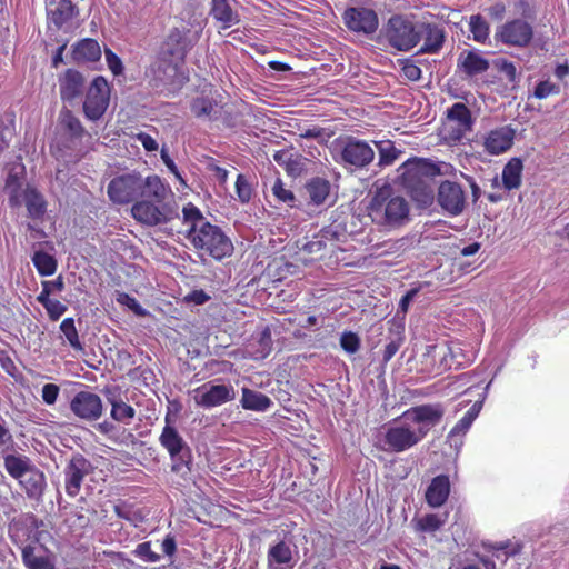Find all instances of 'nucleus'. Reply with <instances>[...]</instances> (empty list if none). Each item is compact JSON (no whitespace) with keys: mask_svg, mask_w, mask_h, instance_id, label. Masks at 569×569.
Here are the masks:
<instances>
[{"mask_svg":"<svg viewBox=\"0 0 569 569\" xmlns=\"http://www.w3.org/2000/svg\"><path fill=\"white\" fill-rule=\"evenodd\" d=\"M476 420L475 417H468L465 416L458 420L456 426H453L450 430V435L458 436V435H465L466 431H468L471 427V423H473Z\"/></svg>","mask_w":569,"mask_h":569,"instance_id":"338daca9","label":"nucleus"},{"mask_svg":"<svg viewBox=\"0 0 569 569\" xmlns=\"http://www.w3.org/2000/svg\"><path fill=\"white\" fill-rule=\"evenodd\" d=\"M110 100V88L107 80L98 76L90 83L83 101V113L88 120L97 121L107 111Z\"/></svg>","mask_w":569,"mask_h":569,"instance_id":"1a4fd4ad","label":"nucleus"},{"mask_svg":"<svg viewBox=\"0 0 569 569\" xmlns=\"http://www.w3.org/2000/svg\"><path fill=\"white\" fill-rule=\"evenodd\" d=\"M59 120L71 138L81 139L87 133L81 121L69 109L60 111Z\"/></svg>","mask_w":569,"mask_h":569,"instance_id":"ea45409f","label":"nucleus"},{"mask_svg":"<svg viewBox=\"0 0 569 569\" xmlns=\"http://www.w3.org/2000/svg\"><path fill=\"white\" fill-rule=\"evenodd\" d=\"M437 201L443 211L456 217L465 210L466 194L459 183L446 180L438 188Z\"/></svg>","mask_w":569,"mask_h":569,"instance_id":"4468645a","label":"nucleus"},{"mask_svg":"<svg viewBox=\"0 0 569 569\" xmlns=\"http://www.w3.org/2000/svg\"><path fill=\"white\" fill-rule=\"evenodd\" d=\"M141 199H150L157 202H168L167 199L172 197V192L158 176H150L146 180L141 178Z\"/></svg>","mask_w":569,"mask_h":569,"instance_id":"bb28decb","label":"nucleus"},{"mask_svg":"<svg viewBox=\"0 0 569 569\" xmlns=\"http://www.w3.org/2000/svg\"><path fill=\"white\" fill-rule=\"evenodd\" d=\"M236 192L238 199L242 203H248L251 200L252 189L243 174H239L236 181Z\"/></svg>","mask_w":569,"mask_h":569,"instance_id":"bf43d9fd","label":"nucleus"},{"mask_svg":"<svg viewBox=\"0 0 569 569\" xmlns=\"http://www.w3.org/2000/svg\"><path fill=\"white\" fill-rule=\"evenodd\" d=\"M92 471L90 461L83 455L71 456L63 469L64 492L70 498H76L80 492L84 477Z\"/></svg>","mask_w":569,"mask_h":569,"instance_id":"f8f14e48","label":"nucleus"},{"mask_svg":"<svg viewBox=\"0 0 569 569\" xmlns=\"http://www.w3.org/2000/svg\"><path fill=\"white\" fill-rule=\"evenodd\" d=\"M401 184L412 200L422 208L435 199L433 179L442 174L439 164L425 158H411L398 168Z\"/></svg>","mask_w":569,"mask_h":569,"instance_id":"f03ea898","label":"nucleus"},{"mask_svg":"<svg viewBox=\"0 0 569 569\" xmlns=\"http://www.w3.org/2000/svg\"><path fill=\"white\" fill-rule=\"evenodd\" d=\"M111 418L123 423H129V421L134 418V408L123 401L111 400Z\"/></svg>","mask_w":569,"mask_h":569,"instance_id":"3c124183","label":"nucleus"},{"mask_svg":"<svg viewBox=\"0 0 569 569\" xmlns=\"http://www.w3.org/2000/svg\"><path fill=\"white\" fill-rule=\"evenodd\" d=\"M445 415L442 405H423L407 409L402 417L418 425V430H423L428 435L430 429L440 423Z\"/></svg>","mask_w":569,"mask_h":569,"instance_id":"dca6fc26","label":"nucleus"},{"mask_svg":"<svg viewBox=\"0 0 569 569\" xmlns=\"http://www.w3.org/2000/svg\"><path fill=\"white\" fill-rule=\"evenodd\" d=\"M495 38L507 46L526 48L533 39V28L526 20L513 19L498 27Z\"/></svg>","mask_w":569,"mask_h":569,"instance_id":"9d476101","label":"nucleus"},{"mask_svg":"<svg viewBox=\"0 0 569 569\" xmlns=\"http://www.w3.org/2000/svg\"><path fill=\"white\" fill-rule=\"evenodd\" d=\"M271 191H272V194L274 196V198L279 202L286 203L291 208L297 207V204H296L297 200H296L293 192L283 187V182L281 181L280 178L276 179V181L273 182V184L271 187Z\"/></svg>","mask_w":569,"mask_h":569,"instance_id":"864d4df0","label":"nucleus"},{"mask_svg":"<svg viewBox=\"0 0 569 569\" xmlns=\"http://www.w3.org/2000/svg\"><path fill=\"white\" fill-rule=\"evenodd\" d=\"M515 130L509 126L491 130L485 139L483 146L488 153L500 154L509 150L513 143Z\"/></svg>","mask_w":569,"mask_h":569,"instance_id":"b1692460","label":"nucleus"},{"mask_svg":"<svg viewBox=\"0 0 569 569\" xmlns=\"http://www.w3.org/2000/svg\"><path fill=\"white\" fill-rule=\"evenodd\" d=\"M104 54L108 67L112 71V73L116 76L120 74L123 70L121 59L110 49H106Z\"/></svg>","mask_w":569,"mask_h":569,"instance_id":"69168bd1","label":"nucleus"},{"mask_svg":"<svg viewBox=\"0 0 569 569\" xmlns=\"http://www.w3.org/2000/svg\"><path fill=\"white\" fill-rule=\"evenodd\" d=\"M523 164L521 159L511 158L502 170V183L507 190L518 189L521 186Z\"/></svg>","mask_w":569,"mask_h":569,"instance_id":"f704fd0d","label":"nucleus"},{"mask_svg":"<svg viewBox=\"0 0 569 569\" xmlns=\"http://www.w3.org/2000/svg\"><path fill=\"white\" fill-rule=\"evenodd\" d=\"M558 92H559L558 86H556L552 82L546 80V81H540L536 86L533 96L537 99H545V98L549 97L550 94L558 93Z\"/></svg>","mask_w":569,"mask_h":569,"instance_id":"680f3d73","label":"nucleus"},{"mask_svg":"<svg viewBox=\"0 0 569 569\" xmlns=\"http://www.w3.org/2000/svg\"><path fill=\"white\" fill-rule=\"evenodd\" d=\"M419 41L423 38L425 42L419 49V53L435 54L443 47L446 32L442 27L437 23H418Z\"/></svg>","mask_w":569,"mask_h":569,"instance_id":"aec40b11","label":"nucleus"},{"mask_svg":"<svg viewBox=\"0 0 569 569\" xmlns=\"http://www.w3.org/2000/svg\"><path fill=\"white\" fill-rule=\"evenodd\" d=\"M23 168L20 170L12 169L9 171L4 181V192L8 196L9 206L18 208L22 204V197L24 196V172Z\"/></svg>","mask_w":569,"mask_h":569,"instance_id":"a878e982","label":"nucleus"},{"mask_svg":"<svg viewBox=\"0 0 569 569\" xmlns=\"http://www.w3.org/2000/svg\"><path fill=\"white\" fill-rule=\"evenodd\" d=\"M48 27L61 30L79 14L78 7L71 0H50L46 2Z\"/></svg>","mask_w":569,"mask_h":569,"instance_id":"f3484780","label":"nucleus"},{"mask_svg":"<svg viewBox=\"0 0 569 569\" xmlns=\"http://www.w3.org/2000/svg\"><path fill=\"white\" fill-rule=\"evenodd\" d=\"M152 72L154 74L152 86L154 88H160L171 84L172 79L177 76L178 66L169 61L161 60L157 67L152 68Z\"/></svg>","mask_w":569,"mask_h":569,"instance_id":"58836bf2","label":"nucleus"},{"mask_svg":"<svg viewBox=\"0 0 569 569\" xmlns=\"http://www.w3.org/2000/svg\"><path fill=\"white\" fill-rule=\"evenodd\" d=\"M376 148L378 150L379 156V167H388L391 166L401 154V151L397 149L392 141L390 140H381L373 141Z\"/></svg>","mask_w":569,"mask_h":569,"instance_id":"79ce46f5","label":"nucleus"},{"mask_svg":"<svg viewBox=\"0 0 569 569\" xmlns=\"http://www.w3.org/2000/svg\"><path fill=\"white\" fill-rule=\"evenodd\" d=\"M340 346L346 352L356 353L360 348V338L356 332L345 331L340 337Z\"/></svg>","mask_w":569,"mask_h":569,"instance_id":"4d7b16f0","label":"nucleus"},{"mask_svg":"<svg viewBox=\"0 0 569 569\" xmlns=\"http://www.w3.org/2000/svg\"><path fill=\"white\" fill-rule=\"evenodd\" d=\"M450 353L451 350L446 345H429L426 348L425 356L431 358L432 360L439 359V369H447L451 367V363L448 360V356Z\"/></svg>","mask_w":569,"mask_h":569,"instance_id":"8fccbe9b","label":"nucleus"},{"mask_svg":"<svg viewBox=\"0 0 569 569\" xmlns=\"http://www.w3.org/2000/svg\"><path fill=\"white\" fill-rule=\"evenodd\" d=\"M330 182L323 178H313L306 184V190L311 202L316 206L323 204L330 193Z\"/></svg>","mask_w":569,"mask_h":569,"instance_id":"4c0bfd02","label":"nucleus"},{"mask_svg":"<svg viewBox=\"0 0 569 569\" xmlns=\"http://www.w3.org/2000/svg\"><path fill=\"white\" fill-rule=\"evenodd\" d=\"M491 382L492 378L489 379V373L487 370L482 369L456 376L453 382L448 385L447 388L462 389V391H472L473 389L488 391Z\"/></svg>","mask_w":569,"mask_h":569,"instance_id":"5701e85b","label":"nucleus"},{"mask_svg":"<svg viewBox=\"0 0 569 569\" xmlns=\"http://www.w3.org/2000/svg\"><path fill=\"white\" fill-rule=\"evenodd\" d=\"M86 87V79L79 71L68 69L59 78V91L63 101L72 102L81 97Z\"/></svg>","mask_w":569,"mask_h":569,"instance_id":"4be33fe9","label":"nucleus"},{"mask_svg":"<svg viewBox=\"0 0 569 569\" xmlns=\"http://www.w3.org/2000/svg\"><path fill=\"white\" fill-rule=\"evenodd\" d=\"M133 555L136 557L142 559L144 562H150V563H154L159 559H161V557L158 553H156L153 550H151V542L138 543L133 551Z\"/></svg>","mask_w":569,"mask_h":569,"instance_id":"13d9d810","label":"nucleus"},{"mask_svg":"<svg viewBox=\"0 0 569 569\" xmlns=\"http://www.w3.org/2000/svg\"><path fill=\"white\" fill-rule=\"evenodd\" d=\"M450 495V480L446 475H439L431 479L426 489V503L432 508H439L445 505Z\"/></svg>","mask_w":569,"mask_h":569,"instance_id":"393cba45","label":"nucleus"},{"mask_svg":"<svg viewBox=\"0 0 569 569\" xmlns=\"http://www.w3.org/2000/svg\"><path fill=\"white\" fill-rule=\"evenodd\" d=\"M47 313L52 321H57L66 311L67 306L57 299H52L46 307Z\"/></svg>","mask_w":569,"mask_h":569,"instance_id":"0e129e2a","label":"nucleus"},{"mask_svg":"<svg viewBox=\"0 0 569 569\" xmlns=\"http://www.w3.org/2000/svg\"><path fill=\"white\" fill-rule=\"evenodd\" d=\"M3 466L6 472L10 475L11 478H21L27 472H31L37 468V466H32L30 459L26 456H16L9 455L4 456Z\"/></svg>","mask_w":569,"mask_h":569,"instance_id":"72a5a7b5","label":"nucleus"},{"mask_svg":"<svg viewBox=\"0 0 569 569\" xmlns=\"http://www.w3.org/2000/svg\"><path fill=\"white\" fill-rule=\"evenodd\" d=\"M72 58L77 62L98 61L101 58V48L94 39H82L73 46Z\"/></svg>","mask_w":569,"mask_h":569,"instance_id":"c756f323","label":"nucleus"},{"mask_svg":"<svg viewBox=\"0 0 569 569\" xmlns=\"http://www.w3.org/2000/svg\"><path fill=\"white\" fill-rule=\"evenodd\" d=\"M210 14L221 22L223 28L238 22V16L232 11L228 0H212Z\"/></svg>","mask_w":569,"mask_h":569,"instance_id":"e433bc0d","label":"nucleus"},{"mask_svg":"<svg viewBox=\"0 0 569 569\" xmlns=\"http://www.w3.org/2000/svg\"><path fill=\"white\" fill-rule=\"evenodd\" d=\"M24 493L30 499H39L42 497L46 488V477L42 470L36 469L16 478Z\"/></svg>","mask_w":569,"mask_h":569,"instance_id":"cd10ccee","label":"nucleus"},{"mask_svg":"<svg viewBox=\"0 0 569 569\" xmlns=\"http://www.w3.org/2000/svg\"><path fill=\"white\" fill-rule=\"evenodd\" d=\"M70 408L76 416L89 421H94L102 415V401L96 393H77Z\"/></svg>","mask_w":569,"mask_h":569,"instance_id":"a211bd4d","label":"nucleus"},{"mask_svg":"<svg viewBox=\"0 0 569 569\" xmlns=\"http://www.w3.org/2000/svg\"><path fill=\"white\" fill-rule=\"evenodd\" d=\"M162 448L167 449L170 459H172V471L184 472L190 471V449L181 435L173 426L169 423L162 428L160 438H158Z\"/></svg>","mask_w":569,"mask_h":569,"instance_id":"6e6552de","label":"nucleus"},{"mask_svg":"<svg viewBox=\"0 0 569 569\" xmlns=\"http://www.w3.org/2000/svg\"><path fill=\"white\" fill-rule=\"evenodd\" d=\"M116 301L128 307L134 315L144 317L148 311L139 303V301L130 295L121 291L116 292Z\"/></svg>","mask_w":569,"mask_h":569,"instance_id":"5fc2aeb1","label":"nucleus"},{"mask_svg":"<svg viewBox=\"0 0 569 569\" xmlns=\"http://www.w3.org/2000/svg\"><path fill=\"white\" fill-rule=\"evenodd\" d=\"M241 406L247 410L264 412L272 406V400L266 397V395L242 393Z\"/></svg>","mask_w":569,"mask_h":569,"instance_id":"c03bdc74","label":"nucleus"},{"mask_svg":"<svg viewBox=\"0 0 569 569\" xmlns=\"http://www.w3.org/2000/svg\"><path fill=\"white\" fill-rule=\"evenodd\" d=\"M327 248V241L321 237L320 233L313 237L312 240L303 244L302 249L311 254H318Z\"/></svg>","mask_w":569,"mask_h":569,"instance_id":"e2e57ef3","label":"nucleus"},{"mask_svg":"<svg viewBox=\"0 0 569 569\" xmlns=\"http://www.w3.org/2000/svg\"><path fill=\"white\" fill-rule=\"evenodd\" d=\"M447 118L450 122H456L458 126L455 139H460L463 133L472 129L471 112L468 107L462 102H456L447 111Z\"/></svg>","mask_w":569,"mask_h":569,"instance_id":"c85d7f7f","label":"nucleus"},{"mask_svg":"<svg viewBox=\"0 0 569 569\" xmlns=\"http://www.w3.org/2000/svg\"><path fill=\"white\" fill-rule=\"evenodd\" d=\"M489 67V60L477 50H462L457 59L458 70L468 78L486 72Z\"/></svg>","mask_w":569,"mask_h":569,"instance_id":"412c9836","label":"nucleus"},{"mask_svg":"<svg viewBox=\"0 0 569 569\" xmlns=\"http://www.w3.org/2000/svg\"><path fill=\"white\" fill-rule=\"evenodd\" d=\"M446 522V516L442 518L435 513H429L419 518H413L411 520V525L413 530L418 532H436L441 527H443Z\"/></svg>","mask_w":569,"mask_h":569,"instance_id":"a19ab883","label":"nucleus"},{"mask_svg":"<svg viewBox=\"0 0 569 569\" xmlns=\"http://www.w3.org/2000/svg\"><path fill=\"white\" fill-rule=\"evenodd\" d=\"M293 543L284 539L272 543L267 551V569H292Z\"/></svg>","mask_w":569,"mask_h":569,"instance_id":"6ab92c4d","label":"nucleus"},{"mask_svg":"<svg viewBox=\"0 0 569 569\" xmlns=\"http://www.w3.org/2000/svg\"><path fill=\"white\" fill-rule=\"evenodd\" d=\"M230 400H233L231 393H200L194 396L196 403L203 408L219 407Z\"/></svg>","mask_w":569,"mask_h":569,"instance_id":"09e8293b","label":"nucleus"},{"mask_svg":"<svg viewBox=\"0 0 569 569\" xmlns=\"http://www.w3.org/2000/svg\"><path fill=\"white\" fill-rule=\"evenodd\" d=\"M200 34L201 30L193 31L184 26L170 29L161 43L159 51L160 59L176 66L183 63L187 54L198 43Z\"/></svg>","mask_w":569,"mask_h":569,"instance_id":"423d86ee","label":"nucleus"},{"mask_svg":"<svg viewBox=\"0 0 569 569\" xmlns=\"http://www.w3.org/2000/svg\"><path fill=\"white\" fill-rule=\"evenodd\" d=\"M368 211L372 222L397 228L409 221L410 208L403 197L393 194L392 188L385 184L375 191Z\"/></svg>","mask_w":569,"mask_h":569,"instance_id":"7ed1b4c3","label":"nucleus"},{"mask_svg":"<svg viewBox=\"0 0 569 569\" xmlns=\"http://www.w3.org/2000/svg\"><path fill=\"white\" fill-rule=\"evenodd\" d=\"M20 556L26 569H56L49 557L36 555V547L32 545L24 546Z\"/></svg>","mask_w":569,"mask_h":569,"instance_id":"c9c22d12","label":"nucleus"},{"mask_svg":"<svg viewBox=\"0 0 569 569\" xmlns=\"http://www.w3.org/2000/svg\"><path fill=\"white\" fill-rule=\"evenodd\" d=\"M380 39L397 51H409L419 43L418 23L403 14H393L382 26Z\"/></svg>","mask_w":569,"mask_h":569,"instance_id":"39448f33","label":"nucleus"},{"mask_svg":"<svg viewBox=\"0 0 569 569\" xmlns=\"http://www.w3.org/2000/svg\"><path fill=\"white\" fill-rule=\"evenodd\" d=\"M353 231H348L346 229V226L341 222H332L331 224L322 228L320 230L321 237L328 242H340L346 241V238L348 234L352 233Z\"/></svg>","mask_w":569,"mask_h":569,"instance_id":"49530a36","label":"nucleus"},{"mask_svg":"<svg viewBox=\"0 0 569 569\" xmlns=\"http://www.w3.org/2000/svg\"><path fill=\"white\" fill-rule=\"evenodd\" d=\"M335 161L350 170L365 169L375 159L372 147L367 141L352 136L338 139L335 142Z\"/></svg>","mask_w":569,"mask_h":569,"instance_id":"20e7f679","label":"nucleus"},{"mask_svg":"<svg viewBox=\"0 0 569 569\" xmlns=\"http://www.w3.org/2000/svg\"><path fill=\"white\" fill-rule=\"evenodd\" d=\"M32 262L41 276H51L57 270V260L51 254L43 251L34 252Z\"/></svg>","mask_w":569,"mask_h":569,"instance_id":"a18cd8bd","label":"nucleus"},{"mask_svg":"<svg viewBox=\"0 0 569 569\" xmlns=\"http://www.w3.org/2000/svg\"><path fill=\"white\" fill-rule=\"evenodd\" d=\"M60 330L63 332L66 339L68 340L69 345L74 350H82V343L79 339L78 331L74 326L73 318H66L60 323Z\"/></svg>","mask_w":569,"mask_h":569,"instance_id":"603ef678","label":"nucleus"},{"mask_svg":"<svg viewBox=\"0 0 569 569\" xmlns=\"http://www.w3.org/2000/svg\"><path fill=\"white\" fill-rule=\"evenodd\" d=\"M131 213L134 220L141 224L156 227L179 218V206L174 200L157 202L141 199L132 206Z\"/></svg>","mask_w":569,"mask_h":569,"instance_id":"0eeeda50","label":"nucleus"},{"mask_svg":"<svg viewBox=\"0 0 569 569\" xmlns=\"http://www.w3.org/2000/svg\"><path fill=\"white\" fill-rule=\"evenodd\" d=\"M405 342V327L402 325L392 323L386 337V345L382 351V362L387 363L399 351Z\"/></svg>","mask_w":569,"mask_h":569,"instance_id":"7c9ffc66","label":"nucleus"},{"mask_svg":"<svg viewBox=\"0 0 569 569\" xmlns=\"http://www.w3.org/2000/svg\"><path fill=\"white\" fill-rule=\"evenodd\" d=\"M182 214L183 223L189 226L186 238L194 249L218 261L233 253L231 239L219 226L207 221L198 207L189 202L183 207Z\"/></svg>","mask_w":569,"mask_h":569,"instance_id":"f257e3e1","label":"nucleus"},{"mask_svg":"<svg viewBox=\"0 0 569 569\" xmlns=\"http://www.w3.org/2000/svg\"><path fill=\"white\" fill-rule=\"evenodd\" d=\"M141 177L128 173L113 178L108 186V196L114 203H129L141 192Z\"/></svg>","mask_w":569,"mask_h":569,"instance_id":"ddd939ff","label":"nucleus"},{"mask_svg":"<svg viewBox=\"0 0 569 569\" xmlns=\"http://www.w3.org/2000/svg\"><path fill=\"white\" fill-rule=\"evenodd\" d=\"M214 102L206 97H198L191 101L190 109L194 117L199 119H211L214 111Z\"/></svg>","mask_w":569,"mask_h":569,"instance_id":"de8ad7c7","label":"nucleus"},{"mask_svg":"<svg viewBox=\"0 0 569 569\" xmlns=\"http://www.w3.org/2000/svg\"><path fill=\"white\" fill-rule=\"evenodd\" d=\"M272 350V338L269 328H264L257 339L251 340L246 347V352L256 360L267 358Z\"/></svg>","mask_w":569,"mask_h":569,"instance_id":"2f4dec72","label":"nucleus"},{"mask_svg":"<svg viewBox=\"0 0 569 569\" xmlns=\"http://www.w3.org/2000/svg\"><path fill=\"white\" fill-rule=\"evenodd\" d=\"M469 30L476 42L486 43L489 38L490 27L481 14H472L470 17Z\"/></svg>","mask_w":569,"mask_h":569,"instance_id":"37998d69","label":"nucleus"},{"mask_svg":"<svg viewBox=\"0 0 569 569\" xmlns=\"http://www.w3.org/2000/svg\"><path fill=\"white\" fill-rule=\"evenodd\" d=\"M24 201L30 218L41 219L47 211V201L34 188H27L22 202Z\"/></svg>","mask_w":569,"mask_h":569,"instance_id":"473e14b6","label":"nucleus"},{"mask_svg":"<svg viewBox=\"0 0 569 569\" xmlns=\"http://www.w3.org/2000/svg\"><path fill=\"white\" fill-rule=\"evenodd\" d=\"M348 30L355 33L371 36L379 27V18L375 10L366 7H350L342 13Z\"/></svg>","mask_w":569,"mask_h":569,"instance_id":"9b49d317","label":"nucleus"},{"mask_svg":"<svg viewBox=\"0 0 569 569\" xmlns=\"http://www.w3.org/2000/svg\"><path fill=\"white\" fill-rule=\"evenodd\" d=\"M495 64L499 72L505 74L506 79L511 83V88L515 89L519 82V74L513 62L501 59L495 61Z\"/></svg>","mask_w":569,"mask_h":569,"instance_id":"6e6d98bb","label":"nucleus"},{"mask_svg":"<svg viewBox=\"0 0 569 569\" xmlns=\"http://www.w3.org/2000/svg\"><path fill=\"white\" fill-rule=\"evenodd\" d=\"M426 433L423 430H412L407 426H393L387 428L385 433V445L392 452H403L421 440H423Z\"/></svg>","mask_w":569,"mask_h":569,"instance_id":"2eb2a0df","label":"nucleus"},{"mask_svg":"<svg viewBox=\"0 0 569 569\" xmlns=\"http://www.w3.org/2000/svg\"><path fill=\"white\" fill-rule=\"evenodd\" d=\"M13 445V438L10 430L6 427L4 420L0 417V448L10 449Z\"/></svg>","mask_w":569,"mask_h":569,"instance_id":"774afa93","label":"nucleus"},{"mask_svg":"<svg viewBox=\"0 0 569 569\" xmlns=\"http://www.w3.org/2000/svg\"><path fill=\"white\" fill-rule=\"evenodd\" d=\"M136 372H139L138 381L139 387L150 388L152 391L153 388H159V380L157 379L156 373L151 369H136Z\"/></svg>","mask_w":569,"mask_h":569,"instance_id":"052dcab7","label":"nucleus"}]
</instances>
